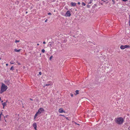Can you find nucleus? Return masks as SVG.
Listing matches in <instances>:
<instances>
[{
  "mask_svg": "<svg viewBox=\"0 0 130 130\" xmlns=\"http://www.w3.org/2000/svg\"><path fill=\"white\" fill-rule=\"evenodd\" d=\"M7 87L5 85V84L2 83V85L1 87V89L0 91V93L2 94L7 89Z\"/></svg>",
  "mask_w": 130,
  "mask_h": 130,
  "instance_id": "1",
  "label": "nucleus"
},
{
  "mask_svg": "<svg viewBox=\"0 0 130 130\" xmlns=\"http://www.w3.org/2000/svg\"><path fill=\"white\" fill-rule=\"evenodd\" d=\"M123 121L124 120L123 118L121 117L116 119L115 120L116 123L119 124H122L123 122Z\"/></svg>",
  "mask_w": 130,
  "mask_h": 130,
  "instance_id": "2",
  "label": "nucleus"
},
{
  "mask_svg": "<svg viewBox=\"0 0 130 130\" xmlns=\"http://www.w3.org/2000/svg\"><path fill=\"white\" fill-rule=\"evenodd\" d=\"M44 111V109L43 108H40L38 110V111L37 112L38 114H40L42 112H43Z\"/></svg>",
  "mask_w": 130,
  "mask_h": 130,
  "instance_id": "3",
  "label": "nucleus"
},
{
  "mask_svg": "<svg viewBox=\"0 0 130 130\" xmlns=\"http://www.w3.org/2000/svg\"><path fill=\"white\" fill-rule=\"evenodd\" d=\"M71 15L70 12L69 11H68L66 13L65 15L66 17H70Z\"/></svg>",
  "mask_w": 130,
  "mask_h": 130,
  "instance_id": "4",
  "label": "nucleus"
},
{
  "mask_svg": "<svg viewBox=\"0 0 130 130\" xmlns=\"http://www.w3.org/2000/svg\"><path fill=\"white\" fill-rule=\"evenodd\" d=\"M33 126L34 127V129L35 130H37V124L35 122L33 124Z\"/></svg>",
  "mask_w": 130,
  "mask_h": 130,
  "instance_id": "5",
  "label": "nucleus"
},
{
  "mask_svg": "<svg viewBox=\"0 0 130 130\" xmlns=\"http://www.w3.org/2000/svg\"><path fill=\"white\" fill-rule=\"evenodd\" d=\"M59 112L60 113L64 112L65 113V111H63L62 108L59 109L58 110Z\"/></svg>",
  "mask_w": 130,
  "mask_h": 130,
  "instance_id": "6",
  "label": "nucleus"
},
{
  "mask_svg": "<svg viewBox=\"0 0 130 130\" xmlns=\"http://www.w3.org/2000/svg\"><path fill=\"white\" fill-rule=\"evenodd\" d=\"M71 5L72 6H75L76 5V3H73V2H71Z\"/></svg>",
  "mask_w": 130,
  "mask_h": 130,
  "instance_id": "7",
  "label": "nucleus"
},
{
  "mask_svg": "<svg viewBox=\"0 0 130 130\" xmlns=\"http://www.w3.org/2000/svg\"><path fill=\"white\" fill-rule=\"evenodd\" d=\"M7 101H6V102H4L3 103H2V105L3 106V108H4V106H6V102H7Z\"/></svg>",
  "mask_w": 130,
  "mask_h": 130,
  "instance_id": "8",
  "label": "nucleus"
},
{
  "mask_svg": "<svg viewBox=\"0 0 130 130\" xmlns=\"http://www.w3.org/2000/svg\"><path fill=\"white\" fill-rule=\"evenodd\" d=\"M79 90H77L75 91V93L74 94L75 95H76L77 94H79Z\"/></svg>",
  "mask_w": 130,
  "mask_h": 130,
  "instance_id": "9",
  "label": "nucleus"
},
{
  "mask_svg": "<svg viewBox=\"0 0 130 130\" xmlns=\"http://www.w3.org/2000/svg\"><path fill=\"white\" fill-rule=\"evenodd\" d=\"M14 51L15 52H19L20 51L21 49H19V50H17L16 49H14Z\"/></svg>",
  "mask_w": 130,
  "mask_h": 130,
  "instance_id": "10",
  "label": "nucleus"
},
{
  "mask_svg": "<svg viewBox=\"0 0 130 130\" xmlns=\"http://www.w3.org/2000/svg\"><path fill=\"white\" fill-rule=\"evenodd\" d=\"M120 48L122 49H123L125 48L124 46L123 45H121L120 47Z\"/></svg>",
  "mask_w": 130,
  "mask_h": 130,
  "instance_id": "11",
  "label": "nucleus"
},
{
  "mask_svg": "<svg viewBox=\"0 0 130 130\" xmlns=\"http://www.w3.org/2000/svg\"><path fill=\"white\" fill-rule=\"evenodd\" d=\"M38 114L37 112L36 114L34 117V118L35 119V118H36Z\"/></svg>",
  "mask_w": 130,
  "mask_h": 130,
  "instance_id": "12",
  "label": "nucleus"
},
{
  "mask_svg": "<svg viewBox=\"0 0 130 130\" xmlns=\"http://www.w3.org/2000/svg\"><path fill=\"white\" fill-rule=\"evenodd\" d=\"M124 47L125 48H127V47H130V46L129 45H124Z\"/></svg>",
  "mask_w": 130,
  "mask_h": 130,
  "instance_id": "13",
  "label": "nucleus"
},
{
  "mask_svg": "<svg viewBox=\"0 0 130 130\" xmlns=\"http://www.w3.org/2000/svg\"><path fill=\"white\" fill-rule=\"evenodd\" d=\"M82 5H83L84 6H85V5H86V4L85 3H83V2L82 3Z\"/></svg>",
  "mask_w": 130,
  "mask_h": 130,
  "instance_id": "14",
  "label": "nucleus"
},
{
  "mask_svg": "<svg viewBox=\"0 0 130 130\" xmlns=\"http://www.w3.org/2000/svg\"><path fill=\"white\" fill-rule=\"evenodd\" d=\"M20 42V41L19 40H16L15 42L16 43H17V42Z\"/></svg>",
  "mask_w": 130,
  "mask_h": 130,
  "instance_id": "15",
  "label": "nucleus"
},
{
  "mask_svg": "<svg viewBox=\"0 0 130 130\" xmlns=\"http://www.w3.org/2000/svg\"><path fill=\"white\" fill-rule=\"evenodd\" d=\"M92 1H93L92 0H91L89 2V4H90L92 2Z\"/></svg>",
  "mask_w": 130,
  "mask_h": 130,
  "instance_id": "16",
  "label": "nucleus"
},
{
  "mask_svg": "<svg viewBox=\"0 0 130 130\" xmlns=\"http://www.w3.org/2000/svg\"><path fill=\"white\" fill-rule=\"evenodd\" d=\"M53 58V56H52L51 57H50V60H51V59L52 58Z\"/></svg>",
  "mask_w": 130,
  "mask_h": 130,
  "instance_id": "17",
  "label": "nucleus"
},
{
  "mask_svg": "<svg viewBox=\"0 0 130 130\" xmlns=\"http://www.w3.org/2000/svg\"><path fill=\"white\" fill-rule=\"evenodd\" d=\"M41 51L42 52L44 53L45 52V50L44 49H42Z\"/></svg>",
  "mask_w": 130,
  "mask_h": 130,
  "instance_id": "18",
  "label": "nucleus"
},
{
  "mask_svg": "<svg viewBox=\"0 0 130 130\" xmlns=\"http://www.w3.org/2000/svg\"><path fill=\"white\" fill-rule=\"evenodd\" d=\"M13 66H12V67H11V68L10 69V70H13Z\"/></svg>",
  "mask_w": 130,
  "mask_h": 130,
  "instance_id": "19",
  "label": "nucleus"
},
{
  "mask_svg": "<svg viewBox=\"0 0 130 130\" xmlns=\"http://www.w3.org/2000/svg\"><path fill=\"white\" fill-rule=\"evenodd\" d=\"M129 26H130V15H129Z\"/></svg>",
  "mask_w": 130,
  "mask_h": 130,
  "instance_id": "20",
  "label": "nucleus"
},
{
  "mask_svg": "<svg viewBox=\"0 0 130 130\" xmlns=\"http://www.w3.org/2000/svg\"><path fill=\"white\" fill-rule=\"evenodd\" d=\"M49 85H50V84H46V85H45V86H49Z\"/></svg>",
  "mask_w": 130,
  "mask_h": 130,
  "instance_id": "21",
  "label": "nucleus"
},
{
  "mask_svg": "<svg viewBox=\"0 0 130 130\" xmlns=\"http://www.w3.org/2000/svg\"><path fill=\"white\" fill-rule=\"evenodd\" d=\"M59 115L60 116H62L63 117H66L64 115Z\"/></svg>",
  "mask_w": 130,
  "mask_h": 130,
  "instance_id": "22",
  "label": "nucleus"
},
{
  "mask_svg": "<svg viewBox=\"0 0 130 130\" xmlns=\"http://www.w3.org/2000/svg\"><path fill=\"white\" fill-rule=\"evenodd\" d=\"M10 63L11 64H14V63L12 62L11 61L10 62Z\"/></svg>",
  "mask_w": 130,
  "mask_h": 130,
  "instance_id": "23",
  "label": "nucleus"
},
{
  "mask_svg": "<svg viewBox=\"0 0 130 130\" xmlns=\"http://www.w3.org/2000/svg\"><path fill=\"white\" fill-rule=\"evenodd\" d=\"M87 7L88 8H89L90 7V5H87Z\"/></svg>",
  "mask_w": 130,
  "mask_h": 130,
  "instance_id": "24",
  "label": "nucleus"
},
{
  "mask_svg": "<svg viewBox=\"0 0 130 130\" xmlns=\"http://www.w3.org/2000/svg\"><path fill=\"white\" fill-rule=\"evenodd\" d=\"M39 74L40 75H41V72H39Z\"/></svg>",
  "mask_w": 130,
  "mask_h": 130,
  "instance_id": "25",
  "label": "nucleus"
},
{
  "mask_svg": "<svg viewBox=\"0 0 130 130\" xmlns=\"http://www.w3.org/2000/svg\"><path fill=\"white\" fill-rule=\"evenodd\" d=\"M71 96L72 97L73 96V94H71Z\"/></svg>",
  "mask_w": 130,
  "mask_h": 130,
  "instance_id": "26",
  "label": "nucleus"
},
{
  "mask_svg": "<svg viewBox=\"0 0 130 130\" xmlns=\"http://www.w3.org/2000/svg\"><path fill=\"white\" fill-rule=\"evenodd\" d=\"M23 69H25V66H23Z\"/></svg>",
  "mask_w": 130,
  "mask_h": 130,
  "instance_id": "27",
  "label": "nucleus"
},
{
  "mask_svg": "<svg viewBox=\"0 0 130 130\" xmlns=\"http://www.w3.org/2000/svg\"><path fill=\"white\" fill-rule=\"evenodd\" d=\"M123 1L126 2L127 1V0H122Z\"/></svg>",
  "mask_w": 130,
  "mask_h": 130,
  "instance_id": "28",
  "label": "nucleus"
},
{
  "mask_svg": "<svg viewBox=\"0 0 130 130\" xmlns=\"http://www.w3.org/2000/svg\"><path fill=\"white\" fill-rule=\"evenodd\" d=\"M48 15H51V13H48Z\"/></svg>",
  "mask_w": 130,
  "mask_h": 130,
  "instance_id": "29",
  "label": "nucleus"
},
{
  "mask_svg": "<svg viewBox=\"0 0 130 130\" xmlns=\"http://www.w3.org/2000/svg\"><path fill=\"white\" fill-rule=\"evenodd\" d=\"M80 3L79 2H78V5H80Z\"/></svg>",
  "mask_w": 130,
  "mask_h": 130,
  "instance_id": "30",
  "label": "nucleus"
},
{
  "mask_svg": "<svg viewBox=\"0 0 130 130\" xmlns=\"http://www.w3.org/2000/svg\"><path fill=\"white\" fill-rule=\"evenodd\" d=\"M94 6H96V4H95ZM93 8H95V6H93Z\"/></svg>",
  "mask_w": 130,
  "mask_h": 130,
  "instance_id": "31",
  "label": "nucleus"
},
{
  "mask_svg": "<svg viewBox=\"0 0 130 130\" xmlns=\"http://www.w3.org/2000/svg\"><path fill=\"white\" fill-rule=\"evenodd\" d=\"M102 1H103L104 2H105L106 1H105V0H101Z\"/></svg>",
  "mask_w": 130,
  "mask_h": 130,
  "instance_id": "32",
  "label": "nucleus"
},
{
  "mask_svg": "<svg viewBox=\"0 0 130 130\" xmlns=\"http://www.w3.org/2000/svg\"><path fill=\"white\" fill-rule=\"evenodd\" d=\"M128 129L129 130H130V127H129L128 128Z\"/></svg>",
  "mask_w": 130,
  "mask_h": 130,
  "instance_id": "33",
  "label": "nucleus"
},
{
  "mask_svg": "<svg viewBox=\"0 0 130 130\" xmlns=\"http://www.w3.org/2000/svg\"><path fill=\"white\" fill-rule=\"evenodd\" d=\"M43 44H45V41H44V42H43Z\"/></svg>",
  "mask_w": 130,
  "mask_h": 130,
  "instance_id": "34",
  "label": "nucleus"
},
{
  "mask_svg": "<svg viewBox=\"0 0 130 130\" xmlns=\"http://www.w3.org/2000/svg\"><path fill=\"white\" fill-rule=\"evenodd\" d=\"M2 115V112L0 114V116H1Z\"/></svg>",
  "mask_w": 130,
  "mask_h": 130,
  "instance_id": "35",
  "label": "nucleus"
},
{
  "mask_svg": "<svg viewBox=\"0 0 130 130\" xmlns=\"http://www.w3.org/2000/svg\"><path fill=\"white\" fill-rule=\"evenodd\" d=\"M5 117H4V119L5 120V121L6 122V120H5Z\"/></svg>",
  "mask_w": 130,
  "mask_h": 130,
  "instance_id": "36",
  "label": "nucleus"
},
{
  "mask_svg": "<svg viewBox=\"0 0 130 130\" xmlns=\"http://www.w3.org/2000/svg\"><path fill=\"white\" fill-rule=\"evenodd\" d=\"M47 19L46 20H45V22H47Z\"/></svg>",
  "mask_w": 130,
  "mask_h": 130,
  "instance_id": "37",
  "label": "nucleus"
},
{
  "mask_svg": "<svg viewBox=\"0 0 130 130\" xmlns=\"http://www.w3.org/2000/svg\"><path fill=\"white\" fill-rule=\"evenodd\" d=\"M30 99V100H31V101H32V100H32V99H31V98H30V99Z\"/></svg>",
  "mask_w": 130,
  "mask_h": 130,
  "instance_id": "38",
  "label": "nucleus"
},
{
  "mask_svg": "<svg viewBox=\"0 0 130 130\" xmlns=\"http://www.w3.org/2000/svg\"><path fill=\"white\" fill-rule=\"evenodd\" d=\"M66 118V119H67V120H69V119H68V118L67 117H65Z\"/></svg>",
  "mask_w": 130,
  "mask_h": 130,
  "instance_id": "39",
  "label": "nucleus"
},
{
  "mask_svg": "<svg viewBox=\"0 0 130 130\" xmlns=\"http://www.w3.org/2000/svg\"><path fill=\"white\" fill-rule=\"evenodd\" d=\"M18 64H19V65H20L21 64L20 63H19L18 62Z\"/></svg>",
  "mask_w": 130,
  "mask_h": 130,
  "instance_id": "40",
  "label": "nucleus"
},
{
  "mask_svg": "<svg viewBox=\"0 0 130 130\" xmlns=\"http://www.w3.org/2000/svg\"><path fill=\"white\" fill-rule=\"evenodd\" d=\"M6 66H8V64H6Z\"/></svg>",
  "mask_w": 130,
  "mask_h": 130,
  "instance_id": "41",
  "label": "nucleus"
},
{
  "mask_svg": "<svg viewBox=\"0 0 130 130\" xmlns=\"http://www.w3.org/2000/svg\"><path fill=\"white\" fill-rule=\"evenodd\" d=\"M39 45V43H38V44H37V45Z\"/></svg>",
  "mask_w": 130,
  "mask_h": 130,
  "instance_id": "42",
  "label": "nucleus"
},
{
  "mask_svg": "<svg viewBox=\"0 0 130 130\" xmlns=\"http://www.w3.org/2000/svg\"><path fill=\"white\" fill-rule=\"evenodd\" d=\"M0 120H1V116H0Z\"/></svg>",
  "mask_w": 130,
  "mask_h": 130,
  "instance_id": "43",
  "label": "nucleus"
},
{
  "mask_svg": "<svg viewBox=\"0 0 130 130\" xmlns=\"http://www.w3.org/2000/svg\"><path fill=\"white\" fill-rule=\"evenodd\" d=\"M28 13V12H27V11H26V13Z\"/></svg>",
  "mask_w": 130,
  "mask_h": 130,
  "instance_id": "44",
  "label": "nucleus"
},
{
  "mask_svg": "<svg viewBox=\"0 0 130 130\" xmlns=\"http://www.w3.org/2000/svg\"><path fill=\"white\" fill-rule=\"evenodd\" d=\"M7 116H6V117H6V118H7Z\"/></svg>",
  "mask_w": 130,
  "mask_h": 130,
  "instance_id": "45",
  "label": "nucleus"
},
{
  "mask_svg": "<svg viewBox=\"0 0 130 130\" xmlns=\"http://www.w3.org/2000/svg\"><path fill=\"white\" fill-rule=\"evenodd\" d=\"M1 98H0V101H1Z\"/></svg>",
  "mask_w": 130,
  "mask_h": 130,
  "instance_id": "46",
  "label": "nucleus"
},
{
  "mask_svg": "<svg viewBox=\"0 0 130 130\" xmlns=\"http://www.w3.org/2000/svg\"><path fill=\"white\" fill-rule=\"evenodd\" d=\"M3 102V101H1V102L2 103Z\"/></svg>",
  "mask_w": 130,
  "mask_h": 130,
  "instance_id": "47",
  "label": "nucleus"
},
{
  "mask_svg": "<svg viewBox=\"0 0 130 130\" xmlns=\"http://www.w3.org/2000/svg\"><path fill=\"white\" fill-rule=\"evenodd\" d=\"M1 58L0 57V60H1Z\"/></svg>",
  "mask_w": 130,
  "mask_h": 130,
  "instance_id": "48",
  "label": "nucleus"
},
{
  "mask_svg": "<svg viewBox=\"0 0 130 130\" xmlns=\"http://www.w3.org/2000/svg\"><path fill=\"white\" fill-rule=\"evenodd\" d=\"M101 5H102V3H101Z\"/></svg>",
  "mask_w": 130,
  "mask_h": 130,
  "instance_id": "49",
  "label": "nucleus"
},
{
  "mask_svg": "<svg viewBox=\"0 0 130 130\" xmlns=\"http://www.w3.org/2000/svg\"><path fill=\"white\" fill-rule=\"evenodd\" d=\"M45 87V86H43V87Z\"/></svg>",
  "mask_w": 130,
  "mask_h": 130,
  "instance_id": "50",
  "label": "nucleus"
},
{
  "mask_svg": "<svg viewBox=\"0 0 130 130\" xmlns=\"http://www.w3.org/2000/svg\"><path fill=\"white\" fill-rule=\"evenodd\" d=\"M77 125H79V124H77Z\"/></svg>",
  "mask_w": 130,
  "mask_h": 130,
  "instance_id": "51",
  "label": "nucleus"
},
{
  "mask_svg": "<svg viewBox=\"0 0 130 130\" xmlns=\"http://www.w3.org/2000/svg\"><path fill=\"white\" fill-rule=\"evenodd\" d=\"M75 123L76 124H77L76 123Z\"/></svg>",
  "mask_w": 130,
  "mask_h": 130,
  "instance_id": "52",
  "label": "nucleus"
}]
</instances>
